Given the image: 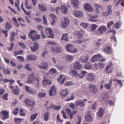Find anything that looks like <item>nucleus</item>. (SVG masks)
I'll return each instance as SVG.
<instances>
[{
	"label": "nucleus",
	"instance_id": "60",
	"mask_svg": "<svg viewBox=\"0 0 124 124\" xmlns=\"http://www.w3.org/2000/svg\"><path fill=\"white\" fill-rule=\"evenodd\" d=\"M83 16V13L80 11H78V17H80Z\"/></svg>",
	"mask_w": 124,
	"mask_h": 124
},
{
	"label": "nucleus",
	"instance_id": "30",
	"mask_svg": "<svg viewBox=\"0 0 124 124\" xmlns=\"http://www.w3.org/2000/svg\"><path fill=\"white\" fill-rule=\"evenodd\" d=\"M49 113L48 111L46 112L44 114V119L46 121H47L49 120Z\"/></svg>",
	"mask_w": 124,
	"mask_h": 124
},
{
	"label": "nucleus",
	"instance_id": "61",
	"mask_svg": "<svg viewBox=\"0 0 124 124\" xmlns=\"http://www.w3.org/2000/svg\"><path fill=\"white\" fill-rule=\"evenodd\" d=\"M3 82L4 83H6L7 82H14L15 81L14 80H9L7 79H4L3 80Z\"/></svg>",
	"mask_w": 124,
	"mask_h": 124
},
{
	"label": "nucleus",
	"instance_id": "62",
	"mask_svg": "<svg viewBox=\"0 0 124 124\" xmlns=\"http://www.w3.org/2000/svg\"><path fill=\"white\" fill-rule=\"evenodd\" d=\"M73 83L71 81H69L67 82L65 85L66 86H69L73 85Z\"/></svg>",
	"mask_w": 124,
	"mask_h": 124
},
{
	"label": "nucleus",
	"instance_id": "51",
	"mask_svg": "<svg viewBox=\"0 0 124 124\" xmlns=\"http://www.w3.org/2000/svg\"><path fill=\"white\" fill-rule=\"evenodd\" d=\"M113 66L112 63L111 62H110L108 65L107 66L106 69V71L109 68H111Z\"/></svg>",
	"mask_w": 124,
	"mask_h": 124
},
{
	"label": "nucleus",
	"instance_id": "1",
	"mask_svg": "<svg viewBox=\"0 0 124 124\" xmlns=\"http://www.w3.org/2000/svg\"><path fill=\"white\" fill-rule=\"evenodd\" d=\"M37 32L34 30H31L30 32L29 33L28 36L29 38L31 39L32 40H36L39 39L40 38V36L38 34H35L33 35V34Z\"/></svg>",
	"mask_w": 124,
	"mask_h": 124
},
{
	"label": "nucleus",
	"instance_id": "32",
	"mask_svg": "<svg viewBox=\"0 0 124 124\" xmlns=\"http://www.w3.org/2000/svg\"><path fill=\"white\" fill-rule=\"evenodd\" d=\"M67 35L68 34L67 33L63 34L61 38V40H64L65 41H68V38L67 37Z\"/></svg>",
	"mask_w": 124,
	"mask_h": 124
},
{
	"label": "nucleus",
	"instance_id": "36",
	"mask_svg": "<svg viewBox=\"0 0 124 124\" xmlns=\"http://www.w3.org/2000/svg\"><path fill=\"white\" fill-rule=\"evenodd\" d=\"M18 20L20 22L21 25L23 26H25L24 21L22 18L19 17L18 18Z\"/></svg>",
	"mask_w": 124,
	"mask_h": 124
},
{
	"label": "nucleus",
	"instance_id": "6",
	"mask_svg": "<svg viewBox=\"0 0 124 124\" xmlns=\"http://www.w3.org/2000/svg\"><path fill=\"white\" fill-rule=\"evenodd\" d=\"M45 32L48 36V37L52 39L54 38V36L52 30L50 28L48 27L46 28L45 30Z\"/></svg>",
	"mask_w": 124,
	"mask_h": 124
},
{
	"label": "nucleus",
	"instance_id": "14",
	"mask_svg": "<svg viewBox=\"0 0 124 124\" xmlns=\"http://www.w3.org/2000/svg\"><path fill=\"white\" fill-rule=\"evenodd\" d=\"M56 89L54 86L52 87L51 88V90L49 91V94L50 96H54L56 94Z\"/></svg>",
	"mask_w": 124,
	"mask_h": 124
},
{
	"label": "nucleus",
	"instance_id": "24",
	"mask_svg": "<svg viewBox=\"0 0 124 124\" xmlns=\"http://www.w3.org/2000/svg\"><path fill=\"white\" fill-rule=\"evenodd\" d=\"M51 50L53 52L58 53L61 52L62 51L61 48H55L54 47H52L51 48Z\"/></svg>",
	"mask_w": 124,
	"mask_h": 124
},
{
	"label": "nucleus",
	"instance_id": "26",
	"mask_svg": "<svg viewBox=\"0 0 124 124\" xmlns=\"http://www.w3.org/2000/svg\"><path fill=\"white\" fill-rule=\"evenodd\" d=\"M61 7L63 13L64 14H66L67 13L68 9L66 6L62 5Z\"/></svg>",
	"mask_w": 124,
	"mask_h": 124
},
{
	"label": "nucleus",
	"instance_id": "46",
	"mask_svg": "<svg viewBox=\"0 0 124 124\" xmlns=\"http://www.w3.org/2000/svg\"><path fill=\"white\" fill-rule=\"evenodd\" d=\"M23 120V119L21 118H16L14 120V121L16 124H18L20 123Z\"/></svg>",
	"mask_w": 124,
	"mask_h": 124
},
{
	"label": "nucleus",
	"instance_id": "15",
	"mask_svg": "<svg viewBox=\"0 0 124 124\" xmlns=\"http://www.w3.org/2000/svg\"><path fill=\"white\" fill-rule=\"evenodd\" d=\"M34 73H32L30 74V76L28 79L27 82L29 83H32L35 80V77H34Z\"/></svg>",
	"mask_w": 124,
	"mask_h": 124
},
{
	"label": "nucleus",
	"instance_id": "31",
	"mask_svg": "<svg viewBox=\"0 0 124 124\" xmlns=\"http://www.w3.org/2000/svg\"><path fill=\"white\" fill-rule=\"evenodd\" d=\"M98 17V15H96L94 16H91L90 17V18L89 19V20L91 21L96 22L97 21V20H95V19L97 18Z\"/></svg>",
	"mask_w": 124,
	"mask_h": 124
},
{
	"label": "nucleus",
	"instance_id": "20",
	"mask_svg": "<svg viewBox=\"0 0 124 124\" xmlns=\"http://www.w3.org/2000/svg\"><path fill=\"white\" fill-rule=\"evenodd\" d=\"M37 57L36 56L33 55H31L28 56L27 59L29 61H34L36 60Z\"/></svg>",
	"mask_w": 124,
	"mask_h": 124
},
{
	"label": "nucleus",
	"instance_id": "29",
	"mask_svg": "<svg viewBox=\"0 0 124 124\" xmlns=\"http://www.w3.org/2000/svg\"><path fill=\"white\" fill-rule=\"evenodd\" d=\"M42 66L40 65L39 66V67L40 68L42 69H46L48 66L47 63L44 62L42 63Z\"/></svg>",
	"mask_w": 124,
	"mask_h": 124
},
{
	"label": "nucleus",
	"instance_id": "12",
	"mask_svg": "<svg viewBox=\"0 0 124 124\" xmlns=\"http://www.w3.org/2000/svg\"><path fill=\"white\" fill-rule=\"evenodd\" d=\"M104 66V64L102 63H95L94 64L95 69L96 70L98 69H102Z\"/></svg>",
	"mask_w": 124,
	"mask_h": 124
},
{
	"label": "nucleus",
	"instance_id": "63",
	"mask_svg": "<svg viewBox=\"0 0 124 124\" xmlns=\"http://www.w3.org/2000/svg\"><path fill=\"white\" fill-rule=\"evenodd\" d=\"M14 45V42H12L10 44L11 47L10 48L8 47V49L9 51L12 50L13 48V46Z\"/></svg>",
	"mask_w": 124,
	"mask_h": 124
},
{
	"label": "nucleus",
	"instance_id": "37",
	"mask_svg": "<svg viewBox=\"0 0 124 124\" xmlns=\"http://www.w3.org/2000/svg\"><path fill=\"white\" fill-rule=\"evenodd\" d=\"M89 63H87L85 65V69H89L92 68V66L91 65H90Z\"/></svg>",
	"mask_w": 124,
	"mask_h": 124
},
{
	"label": "nucleus",
	"instance_id": "57",
	"mask_svg": "<svg viewBox=\"0 0 124 124\" xmlns=\"http://www.w3.org/2000/svg\"><path fill=\"white\" fill-rule=\"evenodd\" d=\"M56 70L54 68H52L49 70V72L50 73H54L56 72Z\"/></svg>",
	"mask_w": 124,
	"mask_h": 124
},
{
	"label": "nucleus",
	"instance_id": "48",
	"mask_svg": "<svg viewBox=\"0 0 124 124\" xmlns=\"http://www.w3.org/2000/svg\"><path fill=\"white\" fill-rule=\"evenodd\" d=\"M23 110L21 108L20 109V115L21 116H25L26 114L25 113L23 112Z\"/></svg>",
	"mask_w": 124,
	"mask_h": 124
},
{
	"label": "nucleus",
	"instance_id": "59",
	"mask_svg": "<svg viewBox=\"0 0 124 124\" xmlns=\"http://www.w3.org/2000/svg\"><path fill=\"white\" fill-rule=\"evenodd\" d=\"M18 108H17L15 109L14 111L13 112V114L14 115H17L18 112Z\"/></svg>",
	"mask_w": 124,
	"mask_h": 124
},
{
	"label": "nucleus",
	"instance_id": "43",
	"mask_svg": "<svg viewBox=\"0 0 124 124\" xmlns=\"http://www.w3.org/2000/svg\"><path fill=\"white\" fill-rule=\"evenodd\" d=\"M70 73L72 75V76H75L77 74V71L74 70H71L70 71Z\"/></svg>",
	"mask_w": 124,
	"mask_h": 124
},
{
	"label": "nucleus",
	"instance_id": "21",
	"mask_svg": "<svg viewBox=\"0 0 124 124\" xmlns=\"http://www.w3.org/2000/svg\"><path fill=\"white\" fill-rule=\"evenodd\" d=\"M104 111L102 108L100 107L99 111L97 114V115L98 117H101L103 116Z\"/></svg>",
	"mask_w": 124,
	"mask_h": 124
},
{
	"label": "nucleus",
	"instance_id": "27",
	"mask_svg": "<svg viewBox=\"0 0 124 124\" xmlns=\"http://www.w3.org/2000/svg\"><path fill=\"white\" fill-rule=\"evenodd\" d=\"M49 16L53 19V21L51 23V24L52 25H53L55 22V19H56V17L54 14H51L49 15Z\"/></svg>",
	"mask_w": 124,
	"mask_h": 124
},
{
	"label": "nucleus",
	"instance_id": "19",
	"mask_svg": "<svg viewBox=\"0 0 124 124\" xmlns=\"http://www.w3.org/2000/svg\"><path fill=\"white\" fill-rule=\"evenodd\" d=\"M25 90L28 93L33 94L37 93L36 91L30 90V87L26 85L25 86Z\"/></svg>",
	"mask_w": 124,
	"mask_h": 124
},
{
	"label": "nucleus",
	"instance_id": "13",
	"mask_svg": "<svg viewBox=\"0 0 124 124\" xmlns=\"http://www.w3.org/2000/svg\"><path fill=\"white\" fill-rule=\"evenodd\" d=\"M69 93L67 89H62V91L60 92V95L62 98H65Z\"/></svg>",
	"mask_w": 124,
	"mask_h": 124
},
{
	"label": "nucleus",
	"instance_id": "5",
	"mask_svg": "<svg viewBox=\"0 0 124 124\" xmlns=\"http://www.w3.org/2000/svg\"><path fill=\"white\" fill-rule=\"evenodd\" d=\"M23 102L26 105L31 107L34 106L35 105V103L34 101L31 100L28 98H26L24 100Z\"/></svg>",
	"mask_w": 124,
	"mask_h": 124
},
{
	"label": "nucleus",
	"instance_id": "64",
	"mask_svg": "<svg viewBox=\"0 0 124 124\" xmlns=\"http://www.w3.org/2000/svg\"><path fill=\"white\" fill-rule=\"evenodd\" d=\"M111 85L109 84H106L105 85V87L107 89H109L111 87Z\"/></svg>",
	"mask_w": 124,
	"mask_h": 124
},
{
	"label": "nucleus",
	"instance_id": "53",
	"mask_svg": "<svg viewBox=\"0 0 124 124\" xmlns=\"http://www.w3.org/2000/svg\"><path fill=\"white\" fill-rule=\"evenodd\" d=\"M46 95V93H39L38 96L40 98L43 97H45Z\"/></svg>",
	"mask_w": 124,
	"mask_h": 124
},
{
	"label": "nucleus",
	"instance_id": "8",
	"mask_svg": "<svg viewBox=\"0 0 124 124\" xmlns=\"http://www.w3.org/2000/svg\"><path fill=\"white\" fill-rule=\"evenodd\" d=\"M87 80L90 81H93L95 79V76L92 73L88 74L86 77Z\"/></svg>",
	"mask_w": 124,
	"mask_h": 124
},
{
	"label": "nucleus",
	"instance_id": "2",
	"mask_svg": "<svg viewBox=\"0 0 124 124\" xmlns=\"http://www.w3.org/2000/svg\"><path fill=\"white\" fill-rule=\"evenodd\" d=\"M103 57V56L100 54L95 55L93 56L90 59V61L92 62H95L97 61H101L102 62L106 61L105 59H101Z\"/></svg>",
	"mask_w": 124,
	"mask_h": 124
},
{
	"label": "nucleus",
	"instance_id": "40",
	"mask_svg": "<svg viewBox=\"0 0 124 124\" xmlns=\"http://www.w3.org/2000/svg\"><path fill=\"white\" fill-rule=\"evenodd\" d=\"M38 115V113L32 115L30 117L31 120L32 121H33L36 118Z\"/></svg>",
	"mask_w": 124,
	"mask_h": 124
},
{
	"label": "nucleus",
	"instance_id": "35",
	"mask_svg": "<svg viewBox=\"0 0 124 124\" xmlns=\"http://www.w3.org/2000/svg\"><path fill=\"white\" fill-rule=\"evenodd\" d=\"M87 72L85 71L82 72L79 75V77L80 78H83L86 75Z\"/></svg>",
	"mask_w": 124,
	"mask_h": 124
},
{
	"label": "nucleus",
	"instance_id": "3",
	"mask_svg": "<svg viewBox=\"0 0 124 124\" xmlns=\"http://www.w3.org/2000/svg\"><path fill=\"white\" fill-rule=\"evenodd\" d=\"M84 33V31L82 30L78 32V43H82L89 40L88 39H86L81 40H78V39H81Z\"/></svg>",
	"mask_w": 124,
	"mask_h": 124
},
{
	"label": "nucleus",
	"instance_id": "50",
	"mask_svg": "<svg viewBox=\"0 0 124 124\" xmlns=\"http://www.w3.org/2000/svg\"><path fill=\"white\" fill-rule=\"evenodd\" d=\"M73 57L72 56L68 55L66 57V59L68 61H71L73 59Z\"/></svg>",
	"mask_w": 124,
	"mask_h": 124
},
{
	"label": "nucleus",
	"instance_id": "44",
	"mask_svg": "<svg viewBox=\"0 0 124 124\" xmlns=\"http://www.w3.org/2000/svg\"><path fill=\"white\" fill-rule=\"evenodd\" d=\"M13 20L15 22L14 23L15 25L17 27H19V24L16 19L15 17H13Z\"/></svg>",
	"mask_w": 124,
	"mask_h": 124
},
{
	"label": "nucleus",
	"instance_id": "42",
	"mask_svg": "<svg viewBox=\"0 0 124 124\" xmlns=\"http://www.w3.org/2000/svg\"><path fill=\"white\" fill-rule=\"evenodd\" d=\"M80 25L84 28L86 29L88 26V24L86 23L82 22L80 23Z\"/></svg>",
	"mask_w": 124,
	"mask_h": 124
},
{
	"label": "nucleus",
	"instance_id": "34",
	"mask_svg": "<svg viewBox=\"0 0 124 124\" xmlns=\"http://www.w3.org/2000/svg\"><path fill=\"white\" fill-rule=\"evenodd\" d=\"M86 99H84L83 101H78V106H79L81 107H84L85 105V103H84V101H87Z\"/></svg>",
	"mask_w": 124,
	"mask_h": 124
},
{
	"label": "nucleus",
	"instance_id": "4",
	"mask_svg": "<svg viewBox=\"0 0 124 124\" xmlns=\"http://www.w3.org/2000/svg\"><path fill=\"white\" fill-rule=\"evenodd\" d=\"M65 49L67 52L71 53H75L77 51V48H74L73 45L70 44H68L66 45Z\"/></svg>",
	"mask_w": 124,
	"mask_h": 124
},
{
	"label": "nucleus",
	"instance_id": "28",
	"mask_svg": "<svg viewBox=\"0 0 124 124\" xmlns=\"http://www.w3.org/2000/svg\"><path fill=\"white\" fill-rule=\"evenodd\" d=\"M85 119L87 122H90L93 120V119L90 114H88L85 116Z\"/></svg>",
	"mask_w": 124,
	"mask_h": 124
},
{
	"label": "nucleus",
	"instance_id": "10",
	"mask_svg": "<svg viewBox=\"0 0 124 124\" xmlns=\"http://www.w3.org/2000/svg\"><path fill=\"white\" fill-rule=\"evenodd\" d=\"M107 28L105 26H101L98 29V31L99 33L98 34V35H101L103 32H105Z\"/></svg>",
	"mask_w": 124,
	"mask_h": 124
},
{
	"label": "nucleus",
	"instance_id": "58",
	"mask_svg": "<svg viewBox=\"0 0 124 124\" xmlns=\"http://www.w3.org/2000/svg\"><path fill=\"white\" fill-rule=\"evenodd\" d=\"M75 97L74 94H71V97L70 98L66 100V101H69L70 100H73L74 98Z\"/></svg>",
	"mask_w": 124,
	"mask_h": 124
},
{
	"label": "nucleus",
	"instance_id": "52",
	"mask_svg": "<svg viewBox=\"0 0 124 124\" xmlns=\"http://www.w3.org/2000/svg\"><path fill=\"white\" fill-rule=\"evenodd\" d=\"M30 64H27L26 65V66L24 67V68L26 69L29 71H31V69L30 68Z\"/></svg>",
	"mask_w": 124,
	"mask_h": 124
},
{
	"label": "nucleus",
	"instance_id": "38",
	"mask_svg": "<svg viewBox=\"0 0 124 124\" xmlns=\"http://www.w3.org/2000/svg\"><path fill=\"white\" fill-rule=\"evenodd\" d=\"M121 24V22H116L114 25V26L116 28L118 29L120 28V26Z\"/></svg>",
	"mask_w": 124,
	"mask_h": 124
},
{
	"label": "nucleus",
	"instance_id": "23",
	"mask_svg": "<svg viewBox=\"0 0 124 124\" xmlns=\"http://www.w3.org/2000/svg\"><path fill=\"white\" fill-rule=\"evenodd\" d=\"M84 56H82L80 60H79L80 62L81 61L85 63L87 62L88 60V58L89 57L88 55H87L85 57V59H83Z\"/></svg>",
	"mask_w": 124,
	"mask_h": 124
},
{
	"label": "nucleus",
	"instance_id": "47",
	"mask_svg": "<svg viewBox=\"0 0 124 124\" xmlns=\"http://www.w3.org/2000/svg\"><path fill=\"white\" fill-rule=\"evenodd\" d=\"M97 27V26L96 24H93L91 26V29L92 31H94L95 30Z\"/></svg>",
	"mask_w": 124,
	"mask_h": 124
},
{
	"label": "nucleus",
	"instance_id": "9",
	"mask_svg": "<svg viewBox=\"0 0 124 124\" xmlns=\"http://www.w3.org/2000/svg\"><path fill=\"white\" fill-rule=\"evenodd\" d=\"M33 46H31L30 48L32 52H35L37 51L39 48V44L37 42L33 43Z\"/></svg>",
	"mask_w": 124,
	"mask_h": 124
},
{
	"label": "nucleus",
	"instance_id": "41",
	"mask_svg": "<svg viewBox=\"0 0 124 124\" xmlns=\"http://www.w3.org/2000/svg\"><path fill=\"white\" fill-rule=\"evenodd\" d=\"M112 5H110L108 7L107 9L108 10L107 13L109 15H110L112 13V10L111 9Z\"/></svg>",
	"mask_w": 124,
	"mask_h": 124
},
{
	"label": "nucleus",
	"instance_id": "49",
	"mask_svg": "<svg viewBox=\"0 0 124 124\" xmlns=\"http://www.w3.org/2000/svg\"><path fill=\"white\" fill-rule=\"evenodd\" d=\"M23 53V51L22 50L20 51H17L15 52L14 53V55L15 56H16V55H18L19 54H22Z\"/></svg>",
	"mask_w": 124,
	"mask_h": 124
},
{
	"label": "nucleus",
	"instance_id": "54",
	"mask_svg": "<svg viewBox=\"0 0 124 124\" xmlns=\"http://www.w3.org/2000/svg\"><path fill=\"white\" fill-rule=\"evenodd\" d=\"M4 69H2L4 70V73L7 74H10V72L9 70V69H8L7 70H6L5 68L4 67Z\"/></svg>",
	"mask_w": 124,
	"mask_h": 124
},
{
	"label": "nucleus",
	"instance_id": "18",
	"mask_svg": "<svg viewBox=\"0 0 124 124\" xmlns=\"http://www.w3.org/2000/svg\"><path fill=\"white\" fill-rule=\"evenodd\" d=\"M103 51L107 54H109L111 53L112 52V50L110 47H106L104 48Z\"/></svg>",
	"mask_w": 124,
	"mask_h": 124
},
{
	"label": "nucleus",
	"instance_id": "17",
	"mask_svg": "<svg viewBox=\"0 0 124 124\" xmlns=\"http://www.w3.org/2000/svg\"><path fill=\"white\" fill-rule=\"evenodd\" d=\"M85 9L88 11L92 12L93 10V8L91 7L90 4H86L84 6Z\"/></svg>",
	"mask_w": 124,
	"mask_h": 124
},
{
	"label": "nucleus",
	"instance_id": "39",
	"mask_svg": "<svg viewBox=\"0 0 124 124\" xmlns=\"http://www.w3.org/2000/svg\"><path fill=\"white\" fill-rule=\"evenodd\" d=\"M12 25L9 24L8 22H7L6 24V28L7 30H9L11 28Z\"/></svg>",
	"mask_w": 124,
	"mask_h": 124
},
{
	"label": "nucleus",
	"instance_id": "7",
	"mask_svg": "<svg viewBox=\"0 0 124 124\" xmlns=\"http://www.w3.org/2000/svg\"><path fill=\"white\" fill-rule=\"evenodd\" d=\"M9 112L5 110L2 111L0 112V115L2 116V120H5L8 119L9 117Z\"/></svg>",
	"mask_w": 124,
	"mask_h": 124
},
{
	"label": "nucleus",
	"instance_id": "56",
	"mask_svg": "<svg viewBox=\"0 0 124 124\" xmlns=\"http://www.w3.org/2000/svg\"><path fill=\"white\" fill-rule=\"evenodd\" d=\"M114 24V22L113 21H111L110 22L108 23L107 24V27L108 28L110 27L112 25Z\"/></svg>",
	"mask_w": 124,
	"mask_h": 124
},
{
	"label": "nucleus",
	"instance_id": "33",
	"mask_svg": "<svg viewBox=\"0 0 124 124\" xmlns=\"http://www.w3.org/2000/svg\"><path fill=\"white\" fill-rule=\"evenodd\" d=\"M101 97L104 100L107 101L109 98V95L108 94L106 93L105 95H101Z\"/></svg>",
	"mask_w": 124,
	"mask_h": 124
},
{
	"label": "nucleus",
	"instance_id": "11",
	"mask_svg": "<svg viewBox=\"0 0 124 124\" xmlns=\"http://www.w3.org/2000/svg\"><path fill=\"white\" fill-rule=\"evenodd\" d=\"M64 21L61 22V26L64 28H66L67 25L70 23V21L69 19L67 17L64 18Z\"/></svg>",
	"mask_w": 124,
	"mask_h": 124
},
{
	"label": "nucleus",
	"instance_id": "16",
	"mask_svg": "<svg viewBox=\"0 0 124 124\" xmlns=\"http://www.w3.org/2000/svg\"><path fill=\"white\" fill-rule=\"evenodd\" d=\"M89 88L91 89L92 92L94 93H96L98 91V89L96 86L94 85H90L89 86Z\"/></svg>",
	"mask_w": 124,
	"mask_h": 124
},
{
	"label": "nucleus",
	"instance_id": "25",
	"mask_svg": "<svg viewBox=\"0 0 124 124\" xmlns=\"http://www.w3.org/2000/svg\"><path fill=\"white\" fill-rule=\"evenodd\" d=\"M94 6L96 8L95 9V11L96 13H99V8L101 9H102V7L101 5H98L97 4H95L94 5Z\"/></svg>",
	"mask_w": 124,
	"mask_h": 124
},
{
	"label": "nucleus",
	"instance_id": "55",
	"mask_svg": "<svg viewBox=\"0 0 124 124\" xmlns=\"http://www.w3.org/2000/svg\"><path fill=\"white\" fill-rule=\"evenodd\" d=\"M8 94L7 93H5L2 96V98L3 99L6 101L8 100Z\"/></svg>",
	"mask_w": 124,
	"mask_h": 124
},
{
	"label": "nucleus",
	"instance_id": "45",
	"mask_svg": "<svg viewBox=\"0 0 124 124\" xmlns=\"http://www.w3.org/2000/svg\"><path fill=\"white\" fill-rule=\"evenodd\" d=\"M71 3L74 6L77 7L78 6V0H72Z\"/></svg>",
	"mask_w": 124,
	"mask_h": 124
},
{
	"label": "nucleus",
	"instance_id": "22",
	"mask_svg": "<svg viewBox=\"0 0 124 124\" xmlns=\"http://www.w3.org/2000/svg\"><path fill=\"white\" fill-rule=\"evenodd\" d=\"M38 7L40 10L42 11L43 12L46 11H47V9L42 4H39L38 5Z\"/></svg>",
	"mask_w": 124,
	"mask_h": 124
}]
</instances>
